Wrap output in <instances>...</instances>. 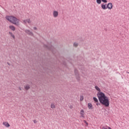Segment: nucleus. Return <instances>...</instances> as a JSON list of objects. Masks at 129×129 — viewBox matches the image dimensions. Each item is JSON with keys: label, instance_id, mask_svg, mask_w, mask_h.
<instances>
[{"label": "nucleus", "instance_id": "nucleus-4", "mask_svg": "<svg viewBox=\"0 0 129 129\" xmlns=\"http://www.w3.org/2000/svg\"><path fill=\"white\" fill-rule=\"evenodd\" d=\"M107 8L109 10H111L112 9V3H109L107 5Z\"/></svg>", "mask_w": 129, "mask_h": 129}, {"label": "nucleus", "instance_id": "nucleus-23", "mask_svg": "<svg viewBox=\"0 0 129 129\" xmlns=\"http://www.w3.org/2000/svg\"><path fill=\"white\" fill-rule=\"evenodd\" d=\"M84 122L86 124V125H88V122H87V121H86V120H84Z\"/></svg>", "mask_w": 129, "mask_h": 129}, {"label": "nucleus", "instance_id": "nucleus-7", "mask_svg": "<svg viewBox=\"0 0 129 129\" xmlns=\"http://www.w3.org/2000/svg\"><path fill=\"white\" fill-rule=\"evenodd\" d=\"M101 7L102 10H106V9H107V6H106V4H101Z\"/></svg>", "mask_w": 129, "mask_h": 129}, {"label": "nucleus", "instance_id": "nucleus-27", "mask_svg": "<svg viewBox=\"0 0 129 129\" xmlns=\"http://www.w3.org/2000/svg\"><path fill=\"white\" fill-rule=\"evenodd\" d=\"M70 108H71V109H72V108H73V107H72V105H71V106H70Z\"/></svg>", "mask_w": 129, "mask_h": 129}, {"label": "nucleus", "instance_id": "nucleus-30", "mask_svg": "<svg viewBox=\"0 0 129 129\" xmlns=\"http://www.w3.org/2000/svg\"><path fill=\"white\" fill-rule=\"evenodd\" d=\"M96 104L97 105H99L100 104L97 103Z\"/></svg>", "mask_w": 129, "mask_h": 129}, {"label": "nucleus", "instance_id": "nucleus-31", "mask_svg": "<svg viewBox=\"0 0 129 129\" xmlns=\"http://www.w3.org/2000/svg\"><path fill=\"white\" fill-rule=\"evenodd\" d=\"M127 74H129V72H126Z\"/></svg>", "mask_w": 129, "mask_h": 129}, {"label": "nucleus", "instance_id": "nucleus-15", "mask_svg": "<svg viewBox=\"0 0 129 129\" xmlns=\"http://www.w3.org/2000/svg\"><path fill=\"white\" fill-rule=\"evenodd\" d=\"M25 89H26V90H29V89H30V86L27 85V86L25 87Z\"/></svg>", "mask_w": 129, "mask_h": 129}, {"label": "nucleus", "instance_id": "nucleus-3", "mask_svg": "<svg viewBox=\"0 0 129 129\" xmlns=\"http://www.w3.org/2000/svg\"><path fill=\"white\" fill-rule=\"evenodd\" d=\"M75 74L77 76V79H78V80H80V78H79V74H78V71H77V70H75Z\"/></svg>", "mask_w": 129, "mask_h": 129}, {"label": "nucleus", "instance_id": "nucleus-12", "mask_svg": "<svg viewBox=\"0 0 129 129\" xmlns=\"http://www.w3.org/2000/svg\"><path fill=\"white\" fill-rule=\"evenodd\" d=\"M95 89H96L97 90V91H99V92H100L101 91L100 88H99V87H98V86H95Z\"/></svg>", "mask_w": 129, "mask_h": 129}, {"label": "nucleus", "instance_id": "nucleus-24", "mask_svg": "<svg viewBox=\"0 0 129 129\" xmlns=\"http://www.w3.org/2000/svg\"><path fill=\"white\" fill-rule=\"evenodd\" d=\"M102 2L103 3H105V4H106V3H107V0H102Z\"/></svg>", "mask_w": 129, "mask_h": 129}, {"label": "nucleus", "instance_id": "nucleus-8", "mask_svg": "<svg viewBox=\"0 0 129 129\" xmlns=\"http://www.w3.org/2000/svg\"><path fill=\"white\" fill-rule=\"evenodd\" d=\"M81 116L80 117H84V110L82 109L80 111Z\"/></svg>", "mask_w": 129, "mask_h": 129}, {"label": "nucleus", "instance_id": "nucleus-32", "mask_svg": "<svg viewBox=\"0 0 129 129\" xmlns=\"http://www.w3.org/2000/svg\"><path fill=\"white\" fill-rule=\"evenodd\" d=\"M108 129H111V128H110V127H108Z\"/></svg>", "mask_w": 129, "mask_h": 129}, {"label": "nucleus", "instance_id": "nucleus-26", "mask_svg": "<svg viewBox=\"0 0 129 129\" xmlns=\"http://www.w3.org/2000/svg\"><path fill=\"white\" fill-rule=\"evenodd\" d=\"M33 122H34V123H37V121H36V120H35L33 121Z\"/></svg>", "mask_w": 129, "mask_h": 129}, {"label": "nucleus", "instance_id": "nucleus-22", "mask_svg": "<svg viewBox=\"0 0 129 129\" xmlns=\"http://www.w3.org/2000/svg\"><path fill=\"white\" fill-rule=\"evenodd\" d=\"M27 23L28 24H30L31 23V19H27Z\"/></svg>", "mask_w": 129, "mask_h": 129}, {"label": "nucleus", "instance_id": "nucleus-28", "mask_svg": "<svg viewBox=\"0 0 129 129\" xmlns=\"http://www.w3.org/2000/svg\"><path fill=\"white\" fill-rule=\"evenodd\" d=\"M102 129H107V128H105V127H102Z\"/></svg>", "mask_w": 129, "mask_h": 129}, {"label": "nucleus", "instance_id": "nucleus-20", "mask_svg": "<svg viewBox=\"0 0 129 129\" xmlns=\"http://www.w3.org/2000/svg\"><path fill=\"white\" fill-rule=\"evenodd\" d=\"M74 47H77V46H78V43L75 42L74 43Z\"/></svg>", "mask_w": 129, "mask_h": 129}, {"label": "nucleus", "instance_id": "nucleus-17", "mask_svg": "<svg viewBox=\"0 0 129 129\" xmlns=\"http://www.w3.org/2000/svg\"><path fill=\"white\" fill-rule=\"evenodd\" d=\"M23 24H27L28 23V19L23 20Z\"/></svg>", "mask_w": 129, "mask_h": 129}, {"label": "nucleus", "instance_id": "nucleus-11", "mask_svg": "<svg viewBox=\"0 0 129 129\" xmlns=\"http://www.w3.org/2000/svg\"><path fill=\"white\" fill-rule=\"evenodd\" d=\"M88 106L89 109H92V104L89 103L88 104Z\"/></svg>", "mask_w": 129, "mask_h": 129}, {"label": "nucleus", "instance_id": "nucleus-19", "mask_svg": "<svg viewBox=\"0 0 129 129\" xmlns=\"http://www.w3.org/2000/svg\"><path fill=\"white\" fill-rule=\"evenodd\" d=\"M45 47H46V48H48V49H49V50H51V49H52V46H51V47H50V46H49V45H46V46H45Z\"/></svg>", "mask_w": 129, "mask_h": 129}, {"label": "nucleus", "instance_id": "nucleus-25", "mask_svg": "<svg viewBox=\"0 0 129 129\" xmlns=\"http://www.w3.org/2000/svg\"><path fill=\"white\" fill-rule=\"evenodd\" d=\"M33 29H34V30H37V27H34L33 28Z\"/></svg>", "mask_w": 129, "mask_h": 129}, {"label": "nucleus", "instance_id": "nucleus-29", "mask_svg": "<svg viewBox=\"0 0 129 129\" xmlns=\"http://www.w3.org/2000/svg\"><path fill=\"white\" fill-rule=\"evenodd\" d=\"M19 89L20 90H22V88H21V87H19Z\"/></svg>", "mask_w": 129, "mask_h": 129}, {"label": "nucleus", "instance_id": "nucleus-2", "mask_svg": "<svg viewBox=\"0 0 129 129\" xmlns=\"http://www.w3.org/2000/svg\"><path fill=\"white\" fill-rule=\"evenodd\" d=\"M6 20L7 21H9L10 23H12V24H14V25H16V26H19L20 23V20L18 19V18L14 17V16H7L6 17Z\"/></svg>", "mask_w": 129, "mask_h": 129}, {"label": "nucleus", "instance_id": "nucleus-5", "mask_svg": "<svg viewBox=\"0 0 129 129\" xmlns=\"http://www.w3.org/2000/svg\"><path fill=\"white\" fill-rule=\"evenodd\" d=\"M25 33L28 34V35H30V36H33V34L32 32H31L29 30H25Z\"/></svg>", "mask_w": 129, "mask_h": 129}, {"label": "nucleus", "instance_id": "nucleus-6", "mask_svg": "<svg viewBox=\"0 0 129 129\" xmlns=\"http://www.w3.org/2000/svg\"><path fill=\"white\" fill-rule=\"evenodd\" d=\"M58 12L56 11H54L53 12V16L54 17V18H57V17H58Z\"/></svg>", "mask_w": 129, "mask_h": 129}, {"label": "nucleus", "instance_id": "nucleus-21", "mask_svg": "<svg viewBox=\"0 0 129 129\" xmlns=\"http://www.w3.org/2000/svg\"><path fill=\"white\" fill-rule=\"evenodd\" d=\"M83 98H84L83 96H80V100H81V101H82V100H83Z\"/></svg>", "mask_w": 129, "mask_h": 129}, {"label": "nucleus", "instance_id": "nucleus-1", "mask_svg": "<svg viewBox=\"0 0 129 129\" xmlns=\"http://www.w3.org/2000/svg\"><path fill=\"white\" fill-rule=\"evenodd\" d=\"M97 95L98 96L99 101L101 103V104H103V105H104L106 107H108V106H109V99L108 97L105 96V94L103 92H98Z\"/></svg>", "mask_w": 129, "mask_h": 129}, {"label": "nucleus", "instance_id": "nucleus-13", "mask_svg": "<svg viewBox=\"0 0 129 129\" xmlns=\"http://www.w3.org/2000/svg\"><path fill=\"white\" fill-rule=\"evenodd\" d=\"M9 34L10 35H11V36L13 38V39H15V35L13 34V33H12L11 32H9Z\"/></svg>", "mask_w": 129, "mask_h": 129}, {"label": "nucleus", "instance_id": "nucleus-9", "mask_svg": "<svg viewBox=\"0 0 129 129\" xmlns=\"http://www.w3.org/2000/svg\"><path fill=\"white\" fill-rule=\"evenodd\" d=\"M4 125H5L6 127H10V124L8 122H3Z\"/></svg>", "mask_w": 129, "mask_h": 129}, {"label": "nucleus", "instance_id": "nucleus-18", "mask_svg": "<svg viewBox=\"0 0 129 129\" xmlns=\"http://www.w3.org/2000/svg\"><path fill=\"white\" fill-rule=\"evenodd\" d=\"M51 108H55V105L54 104H51L50 106Z\"/></svg>", "mask_w": 129, "mask_h": 129}, {"label": "nucleus", "instance_id": "nucleus-14", "mask_svg": "<svg viewBox=\"0 0 129 129\" xmlns=\"http://www.w3.org/2000/svg\"><path fill=\"white\" fill-rule=\"evenodd\" d=\"M102 0H96V3L98 5H100L101 4Z\"/></svg>", "mask_w": 129, "mask_h": 129}, {"label": "nucleus", "instance_id": "nucleus-10", "mask_svg": "<svg viewBox=\"0 0 129 129\" xmlns=\"http://www.w3.org/2000/svg\"><path fill=\"white\" fill-rule=\"evenodd\" d=\"M10 29H11V30H12V31H15L16 30V28L15 27V26H13V25H11L9 26Z\"/></svg>", "mask_w": 129, "mask_h": 129}, {"label": "nucleus", "instance_id": "nucleus-16", "mask_svg": "<svg viewBox=\"0 0 129 129\" xmlns=\"http://www.w3.org/2000/svg\"><path fill=\"white\" fill-rule=\"evenodd\" d=\"M93 99L94 100V101H95V102H97L98 101V99H97V98L94 97H93Z\"/></svg>", "mask_w": 129, "mask_h": 129}]
</instances>
